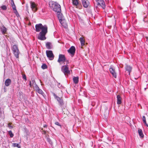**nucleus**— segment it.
<instances>
[{"instance_id": "obj_24", "label": "nucleus", "mask_w": 148, "mask_h": 148, "mask_svg": "<svg viewBox=\"0 0 148 148\" xmlns=\"http://www.w3.org/2000/svg\"><path fill=\"white\" fill-rule=\"evenodd\" d=\"M79 40L80 41L81 46H82L84 45L85 41V40L83 39V38L82 37L80 38Z\"/></svg>"}, {"instance_id": "obj_5", "label": "nucleus", "mask_w": 148, "mask_h": 148, "mask_svg": "<svg viewBox=\"0 0 148 148\" xmlns=\"http://www.w3.org/2000/svg\"><path fill=\"white\" fill-rule=\"evenodd\" d=\"M52 94L54 98L57 100L59 103L60 105L62 106L64 104L63 99L57 96L53 92Z\"/></svg>"}, {"instance_id": "obj_29", "label": "nucleus", "mask_w": 148, "mask_h": 148, "mask_svg": "<svg viewBox=\"0 0 148 148\" xmlns=\"http://www.w3.org/2000/svg\"><path fill=\"white\" fill-rule=\"evenodd\" d=\"M47 65L45 64H43L41 66V68L43 69H47Z\"/></svg>"}, {"instance_id": "obj_23", "label": "nucleus", "mask_w": 148, "mask_h": 148, "mask_svg": "<svg viewBox=\"0 0 148 148\" xmlns=\"http://www.w3.org/2000/svg\"><path fill=\"white\" fill-rule=\"evenodd\" d=\"M12 7L13 10L14 11V12L16 15H17V14H18L16 8V6L15 5H12Z\"/></svg>"}, {"instance_id": "obj_1", "label": "nucleus", "mask_w": 148, "mask_h": 148, "mask_svg": "<svg viewBox=\"0 0 148 148\" xmlns=\"http://www.w3.org/2000/svg\"><path fill=\"white\" fill-rule=\"evenodd\" d=\"M36 31L37 32H40L38 38L41 40L46 39L45 35L47 32V26L46 25H43L41 23L37 24L35 25Z\"/></svg>"}, {"instance_id": "obj_34", "label": "nucleus", "mask_w": 148, "mask_h": 148, "mask_svg": "<svg viewBox=\"0 0 148 148\" xmlns=\"http://www.w3.org/2000/svg\"><path fill=\"white\" fill-rule=\"evenodd\" d=\"M47 141L49 142L50 144H51L52 143L51 139L49 138H47Z\"/></svg>"}, {"instance_id": "obj_8", "label": "nucleus", "mask_w": 148, "mask_h": 148, "mask_svg": "<svg viewBox=\"0 0 148 148\" xmlns=\"http://www.w3.org/2000/svg\"><path fill=\"white\" fill-rule=\"evenodd\" d=\"M98 5H100L103 9L105 8L106 6L103 0H95Z\"/></svg>"}, {"instance_id": "obj_13", "label": "nucleus", "mask_w": 148, "mask_h": 148, "mask_svg": "<svg viewBox=\"0 0 148 148\" xmlns=\"http://www.w3.org/2000/svg\"><path fill=\"white\" fill-rule=\"evenodd\" d=\"M0 29L2 34H5L7 30V29L3 25L0 27Z\"/></svg>"}, {"instance_id": "obj_4", "label": "nucleus", "mask_w": 148, "mask_h": 148, "mask_svg": "<svg viewBox=\"0 0 148 148\" xmlns=\"http://www.w3.org/2000/svg\"><path fill=\"white\" fill-rule=\"evenodd\" d=\"M61 70L65 75L66 74H70L71 73L67 65L62 66L61 68Z\"/></svg>"}, {"instance_id": "obj_37", "label": "nucleus", "mask_w": 148, "mask_h": 148, "mask_svg": "<svg viewBox=\"0 0 148 148\" xmlns=\"http://www.w3.org/2000/svg\"><path fill=\"white\" fill-rule=\"evenodd\" d=\"M57 86L59 88H60L62 87V85H60V83H58V84Z\"/></svg>"}, {"instance_id": "obj_40", "label": "nucleus", "mask_w": 148, "mask_h": 148, "mask_svg": "<svg viewBox=\"0 0 148 148\" xmlns=\"http://www.w3.org/2000/svg\"><path fill=\"white\" fill-rule=\"evenodd\" d=\"M8 127H12V126L9 123L8 124Z\"/></svg>"}, {"instance_id": "obj_3", "label": "nucleus", "mask_w": 148, "mask_h": 148, "mask_svg": "<svg viewBox=\"0 0 148 148\" xmlns=\"http://www.w3.org/2000/svg\"><path fill=\"white\" fill-rule=\"evenodd\" d=\"M12 50L15 57L16 58H18L19 52L17 46L16 45H14L12 47Z\"/></svg>"}, {"instance_id": "obj_35", "label": "nucleus", "mask_w": 148, "mask_h": 148, "mask_svg": "<svg viewBox=\"0 0 148 148\" xmlns=\"http://www.w3.org/2000/svg\"><path fill=\"white\" fill-rule=\"evenodd\" d=\"M23 78L25 80V81L27 80L25 74H23L22 76Z\"/></svg>"}, {"instance_id": "obj_36", "label": "nucleus", "mask_w": 148, "mask_h": 148, "mask_svg": "<svg viewBox=\"0 0 148 148\" xmlns=\"http://www.w3.org/2000/svg\"><path fill=\"white\" fill-rule=\"evenodd\" d=\"M11 6L15 5L13 0H10Z\"/></svg>"}, {"instance_id": "obj_10", "label": "nucleus", "mask_w": 148, "mask_h": 148, "mask_svg": "<svg viewBox=\"0 0 148 148\" xmlns=\"http://www.w3.org/2000/svg\"><path fill=\"white\" fill-rule=\"evenodd\" d=\"M82 4L85 8H87L90 5V2L88 0H81Z\"/></svg>"}, {"instance_id": "obj_33", "label": "nucleus", "mask_w": 148, "mask_h": 148, "mask_svg": "<svg viewBox=\"0 0 148 148\" xmlns=\"http://www.w3.org/2000/svg\"><path fill=\"white\" fill-rule=\"evenodd\" d=\"M55 124L58 126H60L61 128L62 127V125L60 124L58 122H55Z\"/></svg>"}, {"instance_id": "obj_7", "label": "nucleus", "mask_w": 148, "mask_h": 148, "mask_svg": "<svg viewBox=\"0 0 148 148\" xmlns=\"http://www.w3.org/2000/svg\"><path fill=\"white\" fill-rule=\"evenodd\" d=\"M65 61L66 58L65 56L64 55L60 54L58 62L60 63L61 62H64Z\"/></svg>"}, {"instance_id": "obj_31", "label": "nucleus", "mask_w": 148, "mask_h": 148, "mask_svg": "<svg viewBox=\"0 0 148 148\" xmlns=\"http://www.w3.org/2000/svg\"><path fill=\"white\" fill-rule=\"evenodd\" d=\"M9 134L10 136V137H12L14 136V134L12 133L11 131H9Z\"/></svg>"}, {"instance_id": "obj_6", "label": "nucleus", "mask_w": 148, "mask_h": 148, "mask_svg": "<svg viewBox=\"0 0 148 148\" xmlns=\"http://www.w3.org/2000/svg\"><path fill=\"white\" fill-rule=\"evenodd\" d=\"M47 56L50 60H52L53 59L54 56L52 51L51 50H47L46 51Z\"/></svg>"}, {"instance_id": "obj_25", "label": "nucleus", "mask_w": 148, "mask_h": 148, "mask_svg": "<svg viewBox=\"0 0 148 148\" xmlns=\"http://www.w3.org/2000/svg\"><path fill=\"white\" fill-rule=\"evenodd\" d=\"M143 121L144 124L147 127H148V124L146 123L145 117V116H143L142 117Z\"/></svg>"}, {"instance_id": "obj_22", "label": "nucleus", "mask_w": 148, "mask_h": 148, "mask_svg": "<svg viewBox=\"0 0 148 148\" xmlns=\"http://www.w3.org/2000/svg\"><path fill=\"white\" fill-rule=\"evenodd\" d=\"M138 132L139 136L140 137L143 138L144 137V135L143 134L142 131L141 129H140L138 130Z\"/></svg>"}, {"instance_id": "obj_14", "label": "nucleus", "mask_w": 148, "mask_h": 148, "mask_svg": "<svg viewBox=\"0 0 148 148\" xmlns=\"http://www.w3.org/2000/svg\"><path fill=\"white\" fill-rule=\"evenodd\" d=\"M125 69L126 71H127L130 75V72L132 71V67L129 65L126 64V66Z\"/></svg>"}, {"instance_id": "obj_32", "label": "nucleus", "mask_w": 148, "mask_h": 148, "mask_svg": "<svg viewBox=\"0 0 148 148\" xmlns=\"http://www.w3.org/2000/svg\"><path fill=\"white\" fill-rule=\"evenodd\" d=\"M112 75L115 78L116 77V72H112L111 73Z\"/></svg>"}, {"instance_id": "obj_26", "label": "nucleus", "mask_w": 148, "mask_h": 148, "mask_svg": "<svg viewBox=\"0 0 148 148\" xmlns=\"http://www.w3.org/2000/svg\"><path fill=\"white\" fill-rule=\"evenodd\" d=\"M12 146L14 147H16L18 148H21V146L19 145V144L17 143H13Z\"/></svg>"}, {"instance_id": "obj_41", "label": "nucleus", "mask_w": 148, "mask_h": 148, "mask_svg": "<svg viewBox=\"0 0 148 148\" xmlns=\"http://www.w3.org/2000/svg\"><path fill=\"white\" fill-rule=\"evenodd\" d=\"M146 38H147L146 41L148 43V36Z\"/></svg>"}, {"instance_id": "obj_2", "label": "nucleus", "mask_w": 148, "mask_h": 148, "mask_svg": "<svg viewBox=\"0 0 148 148\" xmlns=\"http://www.w3.org/2000/svg\"><path fill=\"white\" fill-rule=\"evenodd\" d=\"M50 6L53 9V10L56 12H61V6L56 2H52L49 4Z\"/></svg>"}, {"instance_id": "obj_18", "label": "nucleus", "mask_w": 148, "mask_h": 148, "mask_svg": "<svg viewBox=\"0 0 148 148\" xmlns=\"http://www.w3.org/2000/svg\"><path fill=\"white\" fill-rule=\"evenodd\" d=\"M46 46L48 49H50L52 47V44L49 42H47L46 43Z\"/></svg>"}, {"instance_id": "obj_27", "label": "nucleus", "mask_w": 148, "mask_h": 148, "mask_svg": "<svg viewBox=\"0 0 148 148\" xmlns=\"http://www.w3.org/2000/svg\"><path fill=\"white\" fill-rule=\"evenodd\" d=\"M32 85L34 86H34L35 88L37 86H38L37 85V84H36V83L35 82V80L34 79H33L32 80Z\"/></svg>"}, {"instance_id": "obj_39", "label": "nucleus", "mask_w": 148, "mask_h": 148, "mask_svg": "<svg viewBox=\"0 0 148 148\" xmlns=\"http://www.w3.org/2000/svg\"><path fill=\"white\" fill-rule=\"evenodd\" d=\"M47 125L45 124L43 125V127L45 128H47Z\"/></svg>"}, {"instance_id": "obj_12", "label": "nucleus", "mask_w": 148, "mask_h": 148, "mask_svg": "<svg viewBox=\"0 0 148 148\" xmlns=\"http://www.w3.org/2000/svg\"><path fill=\"white\" fill-rule=\"evenodd\" d=\"M30 6L33 11L35 12L37 11V9L36 8V5L34 2H31L30 3Z\"/></svg>"}, {"instance_id": "obj_15", "label": "nucleus", "mask_w": 148, "mask_h": 148, "mask_svg": "<svg viewBox=\"0 0 148 148\" xmlns=\"http://www.w3.org/2000/svg\"><path fill=\"white\" fill-rule=\"evenodd\" d=\"M57 13H58L57 16L59 21H61L62 20L64 19L63 18V15L61 13V12Z\"/></svg>"}, {"instance_id": "obj_20", "label": "nucleus", "mask_w": 148, "mask_h": 148, "mask_svg": "<svg viewBox=\"0 0 148 148\" xmlns=\"http://www.w3.org/2000/svg\"><path fill=\"white\" fill-rule=\"evenodd\" d=\"M117 103L118 104H120L121 103V98L120 95L117 96Z\"/></svg>"}, {"instance_id": "obj_21", "label": "nucleus", "mask_w": 148, "mask_h": 148, "mask_svg": "<svg viewBox=\"0 0 148 148\" xmlns=\"http://www.w3.org/2000/svg\"><path fill=\"white\" fill-rule=\"evenodd\" d=\"M73 82L75 84H77L79 82V77H74L73 78Z\"/></svg>"}, {"instance_id": "obj_17", "label": "nucleus", "mask_w": 148, "mask_h": 148, "mask_svg": "<svg viewBox=\"0 0 148 148\" xmlns=\"http://www.w3.org/2000/svg\"><path fill=\"white\" fill-rule=\"evenodd\" d=\"M11 80L10 79H6L5 82V84L6 86H9L11 83Z\"/></svg>"}, {"instance_id": "obj_30", "label": "nucleus", "mask_w": 148, "mask_h": 148, "mask_svg": "<svg viewBox=\"0 0 148 148\" xmlns=\"http://www.w3.org/2000/svg\"><path fill=\"white\" fill-rule=\"evenodd\" d=\"M0 8L3 10H6L7 9V7L5 5L2 6L0 7Z\"/></svg>"}, {"instance_id": "obj_9", "label": "nucleus", "mask_w": 148, "mask_h": 148, "mask_svg": "<svg viewBox=\"0 0 148 148\" xmlns=\"http://www.w3.org/2000/svg\"><path fill=\"white\" fill-rule=\"evenodd\" d=\"M75 51V48L74 46H72L68 50V52L70 53L72 56H74Z\"/></svg>"}, {"instance_id": "obj_28", "label": "nucleus", "mask_w": 148, "mask_h": 148, "mask_svg": "<svg viewBox=\"0 0 148 148\" xmlns=\"http://www.w3.org/2000/svg\"><path fill=\"white\" fill-rule=\"evenodd\" d=\"M109 70L110 73L115 71V69L112 67V66H110Z\"/></svg>"}, {"instance_id": "obj_16", "label": "nucleus", "mask_w": 148, "mask_h": 148, "mask_svg": "<svg viewBox=\"0 0 148 148\" xmlns=\"http://www.w3.org/2000/svg\"><path fill=\"white\" fill-rule=\"evenodd\" d=\"M62 25L64 28H66L67 27V25L66 23L65 20L64 19L62 20L61 21H59Z\"/></svg>"}, {"instance_id": "obj_11", "label": "nucleus", "mask_w": 148, "mask_h": 148, "mask_svg": "<svg viewBox=\"0 0 148 148\" xmlns=\"http://www.w3.org/2000/svg\"><path fill=\"white\" fill-rule=\"evenodd\" d=\"M72 1L73 5L76 6L77 8H78L81 6V4L79 2V0H72Z\"/></svg>"}, {"instance_id": "obj_38", "label": "nucleus", "mask_w": 148, "mask_h": 148, "mask_svg": "<svg viewBox=\"0 0 148 148\" xmlns=\"http://www.w3.org/2000/svg\"><path fill=\"white\" fill-rule=\"evenodd\" d=\"M29 85L30 87H31L32 86H33L32 84L31 81H30L29 82Z\"/></svg>"}, {"instance_id": "obj_19", "label": "nucleus", "mask_w": 148, "mask_h": 148, "mask_svg": "<svg viewBox=\"0 0 148 148\" xmlns=\"http://www.w3.org/2000/svg\"><path fill=\"white\" fill-rule=\"evenodd\" d=\"M36 90L39 94L43 95L44 94L43 91L42 90L40 89L39 87L38 86L35 88Z\"/></svg>"}, {"instance_id": "obj_42", "label": "nucleus", "mask_w": 148, "mask_h": 148, "mask_svg": "<svg viewBox=\"0 0 148 148\" xmlns=\"http://www.w3.org/2000/svg\"><path fill=\"white\" fill-rule=\"evenodd\" d=\"M67 63H69L68 61H67Z\"/></svg>"}]
</instances>
